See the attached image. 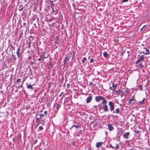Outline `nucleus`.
I'll return each mask as SVG.
<instances>
[{
	"instance_id": "nucleus-22",
	"label": "nucleus",
	"mask_w": 150,
	"mask_h": 150,
	"mask_svg": "<svg viewBox=\"0 0 150 150\" xmlns=\"http://www.w3.org/2000/svg\"><path fill=\"white\" fill-rule=\"evenodd\" d=\"M110 86H111L112 88V87H114L115 86V85H114V84L113 83H112V82H111L110 83Z\"/></svg>"
},
{
	"instance_id": "nucleus-27",
	"label": "nucleus",
	"mask_w": 150,
	"mask_h": 150,
	"mask_svg": "<svg viewBox=\"0 0 150 150\" xmlns=\"http://www.w3.org/2000/svg\"><path fill=\"white\" fill-rule=\"evenodd\" d=\"M119 147V145H118V144H117L116 145V146H115V149H118Z\"/></svg>"
},
{
	"instance_id": "nucleus-7",
	"label": "nucleus",
	"mask_w": 150,
	"mask_h": 150,
	"mask_svg": "<svg viewBox=\"0 0 150 150\" xmlns=\"http://www.w3.org/2000/svg\"><path fill=\"white\" fill-rule=\"evenodd\" d=\"M26 85H27V87L29 89H31L32 90H33V88L32 87V85H31V84H29L28 83H26ZM34 84H33V86Z\"/></svg>"
},
{
	"instance_id": "nucleus-44",
	"label": "nucleus",
	"mask_w": 150,
	"mask_h": 150,
	"mask_svg": "<svg viewBox=\"0 0 150 150\" xmlns=\"http://www.w3.org/2000/svg\"><path fill=\"white\" fill-rule=\"evenodd\" d=\"M67 85L68 86H69L70 85L68 83H67Z\"/></svg>"
},
{
	"instance_id": "nucleus-6",
	"label": "nucleus",
	"mask_w": 150,
	"mask_h": 150,
	"mask_svg": "<svg viewBox=\"0 0 150 150\" xmlns=\"http://www.w3.org/2000/svg\"><path fill=\"white\" fill-rule=\"evenodd\" d=\"M107 126L109 130L110 131H112L113 129L114 128L112 125L109 124Z\"/></svg>"
},
{
	"instance_id": "nucleus-5",
	"label": "nucleus",
	"mask_w": 150,
	"mask_h": 150,
	"mask_svg": "<svg viewBox=\"0 0 150 150\" xmlns=\"http://www.w3.org/2000/svg\"><path fill=\"white\" fill-rule=\"evenodd\" d=\"M130 135V133L129 132H126L123 135V137L125 139H128V137Z\"/></svg>"
},
{
	"instance_id": "nucleus-39",
	"label": "nucleus",
	"mask_w": 150,
	"mask_h": 150,
	"mask_svg": "<svg viewBox=\"0 0 150 150\" xmlns=\"http://www.w3.org/2000/svg\"><path fill=\"white\" fill-rule=\"evenodd\" d=\"M63 94V92H62L61 93V94H60L59 95V97H60L61 95L62 94Z\"/></svg>"
},
{
	"instance_id": "nucleus-47",
	"label": "nucleus",
	"mask_w": 150,
	"mask_h": 150,
	"mask_svg": "<svg viewBox=\"0 0 150 150\" xmlns=\"http://www.w3.org/2000/svg\"><path fill=\"white\" fill-rule=\"evenodd\" d=\"M120 105H121V104H120Z\"/></svg>"
},
{
	"instance_id": "nucleus-2",
	"label": "nucleus",
	"mask_w": 150,
	"mask_h": 150,
	"mask_svg": "<svg viewBox=\"0 0 150 150\" xmlns=\"http://www.w3.org/2000/svg\"><path fill=\"white\" fill-rule=\"evenodd\" d=\"M95 100L96 101L98 102H99L101 100H102V103L106 100L105 98H104L102 96H96L95 97Z\"/></svg>"
},
{
	"instance_id": "nucleus-36",
	"label": "nucleus",
	"mask_w": 150,
	"mask_h": 150,
	"mask_svg": "<svg viewBox=\"0 0 150 150\" xmlns=\"http://www.w3.org/2000/svg\"><path fill=\"white\" fill-rule=\"evenodd\" d=\"M139 62V60L138 59V60H137V61L136 62V64H137V63H139V62Z\"/></svg>"
},
{
	"instance_id": "nucleus-45",
	"label": "nucleus",
	"mask_w": 150,
	"mask_h": 150,
	"mask_svg": "<svg viewBox=\"0 0 150 150\" xmlns=\"http://www.w3.org/2000/svg\"><path fill=\"white\" fill-rule=\"evenodd\" d=\"M23 9V8H22L21 9V10H22Z\"/></svg>"
},
{
	"instance_id": "nucleus-26",
	"label": "nucleus",
	"mask_w": 150,
	"mask_h": 150,
	"mask_svg": "<svg viewBox=\"0 0 150 150\" xmlns=\"http://www.w3.org/2000/svg\"><path fill=\"white\" fill-rule=\"evenodd\" d=\"M21 80V79H18L17 80H16V82L17 83H18L19 82H20Z\"/></svg>"
},
{
	"instance_id": "nucleus-37",
	"label": "nucleus",
	"mask_w": 150,
	"mask_h": 150,
	"mask_svg": "<svg viewBox=\"0 0 150 150\" xmlns=\"http://www.w3.org/2000/svg\"><path fill=\"white\" fill-rule=\"evenodd\" d=\"M37 142V140H36L35 142H34V144H35Z\"/></svg>"
},
{
	"instance_id": "nucleus-4",
	"label": "nucleus",
	"mask_w": 150,
	"mask_h": 150,
	"mask_svg": "<svg viewBox=\"0 0 150 150\" xmlns=\"http://www.w3.org/2000/svg\"><path fill=\"white\" fill-rule=\"evenodd\" d=\"M144 50H145V51H143V53L145 55L149 54H150V52H149V50L147 49L146 47H144L143 48Z\"/></svg>"
},
{
	"instance_id": "nucleus-20",
	"label": "nucleus",
	"mask_w": 150,
	"mask_h": 150,
	"mask_svg": "<svg viewBox=\"0 0 150 150\" xmlns=\"http://www.w3.org/2000/svg\"><path fill=\"white\" fill-rule=\"evenodd\" d=\"M135 103L134 102H132L130 100V99H129V100L128 101V103H127V104H128V105L131 104H132L133 103Z\"/></svg>"
},
{
	"instance_id": "nucleus-21",
	"label": "nucleus",
	"mask_w": 150,
	"mask_h": 150,
	"mask_svg": "<svg viewBox=\"0 0 150 150\" xmlns=\"http://www.w3.org/2000/svg\"><path fill=\"white\" fill-rule=\"evenodd\" d=\"M38 115H37V117H36V121L38 123H39L40 122V117H37L38 116Z\"/></svg>"
},
{
	"instance_id": "nucleus-35",
	"label": "nucleus",
	"mask_w": 150,
	"mask_h": 150,
	"mask_svg": "<svg viewBox=\"0 0 150 150\" xmlns=\"http://www.w3.org/2000/svg\"><path fill=\"white\" fill-rule=\"evenodd\" d=\"M139 62V60L138 59V60H137V61L136 62V64H137V63H139V62Z\"/></svg>"
},
{
	"instance_id": "nucleus-18",
	"label": "nucleus",
	"mask_w": 150,
	"mask_h": 150,
	"mask_svg": "<svg viewBox=\"0 0 150 150\" xmlns=\"http://www.w3.org/2000/svg\"><path fill=\"white\" fill-rule=\"evenodd\" d=\"M138 90L142 91L143 90L142 88V85H140L138 88Z\"/></svg>"
},
{
	"instance_id": "nucleus-29",
	"label": "nucleus",
	"mask_w": 150,
	"mask_h": 150,
	"mask_svg": "<svg viewBox=\"0 0 150 150\" xmlns=\"http://www.w3.org/2000/svg\"><path fill=\"white\" fill-rule=\"evenodd\" d=\"M38 115V116H39L40 117H43L44 116V115L42 114H41L40 115Z\"/></svg>"
},
{
	"instance_id": "nucleus-10",
	"label": "nucleus",
	"mask_w": 150,
	"mask_h": 150,
	"mask_svg": "<svg viewBox=\"0 0 150 150\" xmlns=\"http://www.w3.org/2000/svg\"><path fill=\"white\" fill-rule=\"evenodd\" d=\"M92 97L91 96H90L89 97H88L86 99V103H88L89 102H90L92 99Z\"/></svg>"
},
{
	"instance_id": "nucleus-15",
	"label": "nucleus",
	"mask_w": 150,
	"mask_h": 150,
	"mask_svg": "<svg viewBox=\"0 0 150 150\" xmlns=\"http://www.w3.org/2000/svg\"><path fill=\"white\" fill-rule=\"evenodd\" d=\"M21 48V47H18V49L16 53H17V55L18 57H20V55H19V51L20 50Z\"/></svg>"
},
{
	"instance_id": "nucleus-30",
	"label": "nucleus",
	"mask_w": 150,
	"mask_h": 150,
	"mask_svg": "<svg viewBox=\"0 0 150 150\" xmlns=\"http://www.w3.org/2000/svg\"><path fill=\"white\" fill-rule=\"evenodd\" d=\"M94 61V59L93 58L91 59L90 61V63H92Z\"/></svg>"
},
{
	"instance_id": "nucleus-49",
	"label": "nucleus",
	"mask_w": 150,
	"mask_h": 150,
	"mask_svg": "<svg viewBox=\"0 0 150 150\" xmlns=\"http://www.w3.org/2000/svg\"><path fill=\"white\" fill-rule=\"evenodd\" d=\"M149 82H150V79H149Z\"/></svg>"
},
{
	"instance_id": "nucleus-40",
	"label": "nucleus",
	"mask_w": 150,
	"mask_h": 150,
	"mask_svg": "<svg viewBox=\"0 0 150 150\" xmlns=\"http://www.w3.org/2000/svg\"><path fill=\"white\" fill-rule=\"evenodd\" d=\"M97 107V105H94V106H93V108H95L96 107Z\"/></svg>"
},
{
	"instance_id": "nucleus-13",
	"label": "nucleus",
	"mask_w": 150,
	"mask_h": 150,
	"mask_svg": "<svg viewBox=\"0 0 150 150\" xmlns=\"http://www.w3.org/2000/svg\"><path fill=\"white\" fill-rule=\"evenodd\" d=\"M69 59L68 57H67L65 58L64 60V64H66V62H68Z\"/></svg>"
},
{
	"instance_id": "nucleus-41",
	"label": "nucleus",
	"mask_w": 150,
	"mask_h": 150,
	"mask_svg": "<svg viewBox=\"0 0 150 150\" xmlns=\"http://www.w3.org/2000/svg\"><path fill=\"white\" fill-rule=\"evenodd\" d=\"M23 25H26V23L25 22H24L23 23Z\"/></svg>"
},
{
	"instance_id": "nucleus-8",
	"label": "nucleus",
	"mask_w": 150,
	"mask_h": 150,
	"mask_svg": "<svg viewBox=\"0 0 150 150\" xmlns=\"http://www.w3.org/2000/svg\"><path fill=\"white\" fill-rule=\"evenodd\" d=\"M103 142H97L96 144V147L97 148H98L100 147L103 144Z\"/></svg>"
},
{
	"instance_id": "nucleus-46",
	"label": "nucleus",
	"mask_w": 150,
	"mask_h": 150,
	"mask_svg": "<svg viewBox=\"0 0 150 150\" xmlns=\"http://www.w3.org/2000/svg\"><path fill=\"white\" fill-rule=\"evenodd\" d=\"M90 83V84H93V83Z\"/></svg>"
},
{
	"instance_id": "nucleus-51",
	"label": "nucleus",
	"mask_w": 150,
	"mask_h": 150,
	"mask_svg": "<svg viewBox=\"0 0 150 150\" xmlns=\"http://www.w3.org/2000/svg\"><path fill=\"white\" fill-rule=\"evenodd\" d=\"M126 91L128 92V91Z\"/></svg>"
},
{
	"instance_id": "nucleus-24",
	"label": "nucleus",
	"mask_w": 150,
	"mask_h": 150,
	"mask_svg": "<svg viewBox=\"0 0 150 150\" xmlns=\"http://www.w3.org/2000/svg\"><path fill=\"white\" fill-rule=\"evenodd\" d=\"M87 60V58L86 57H84L83 59L82 60V63H83L85 61Z\"/></svg>"
},
{
	"instance_id": "nucleus-11",
	"label": "nucleus",
	"mask_w": 150,
	"mask_h": 150,
	"mask_svg": "<svg viewBox=\"0 0 150 150\" xmlns=\"http://www.w3.org/2000/svg\"><path fill=\"white\" fill-rule=\"evenodd\" d=\"M120 112V110L119 108H117V109H116L115 111H113L112 112V113H116V114L118 113L119 112Z\"/></svg>"
},
{
	"instance_id": "nucleus-34",
	"label": "nucleus",
	"mask_w": 150,
	"mask_h": 150,
	"mask_svg": "<svg viewBox=\"0 0 150 150\" xmlns=\"http://www.w3.org/2000/svg\"><path fill=\"white\" fill-rule=\"evenodd\" d=\"M47 112L46 111H44V113L45 114V115H47Z\"/></svg>"
},
{
	"instance_id": "nucleus-43",
	"label": "nucleus",
	"mask_w": 150,
	"mask_h": 150,
	"mask_svg": "<svg viewBox=\"0 0 150 150\" xmlns=\"http://www.w3.org/2000/svg\"><path fill=\"white\" fill-rule=\"evenodd\" d=\"M123 94H122L121 95V97H123Z\"/></svg>"
},
{
	"instance_id": "nucleus-42",
	"label": "nucleus",
	"mask_w": 150,
	"mask_h": 150,
	"mask_svg": "<svg viewBox=\"0 0 150 150\" xmlns=\"http://www.w3.org/2000/svg\"><path fill=\"white\" fill-rule=\"evenodd\" d=\"M143 28H142L141 29H140V31H142L143 30Z\"/></svg>"
},
{
	"instance_id": "nucleus-19",
	"label": "nucleus",
	"mask_w": 150,
	"mask_h": 150,
	"mask_svg": "<svg viewBox=\"0 0 150 150\" xmlns=\"http://www.w3.org/2000/svg\"><path fill=\"white\" fill-rule=\"evenodd\" d=\"M56 105H57L56 108H57V110H58L60 107V105L57 103L56 104Z\"/></svg>"
},
{
	"instance_id": "nucleus-33",
	"label": "nucleus",
	"mask_w": 150,
	"mask_h": 150,
	"mask_svg": "<svg viewBox=\"0 0 150 150\" xmlns=\"http://www.w3.org/2000/svg\"><path fill=\"white\" fill-rule=\"evenodd\" d=\"M52 12H51V13H54V8H53L52 7Z\"/></svg>"
},
{
	"instance_id": "nucleus-38",
	"label": "nucleus",
	"mask_w": 150,
	"mask_h": 150,
	"mask_svg": "<svg viewBox=\"0 0 150 150\" xmlns=\"http://www.w3.org/2000/svg\"><path fill=\"white\" fill-rule=\"evenodd\" d=\"M146 25H144V26L142 28H143V29H144V28L146 27Z\"/></svg>"
},
{
	"instance_id": "nucleus-32",
	"label": "nucleus",
	"mask_w": 150,
	"mask_h": 150,
	"mask_svg": "<svg viewBox=\"0 0 150 150\" xmlns=\"http://www.w3.org/2000/svg\"><path fill=\"white\" fill-rule=\"evenodd\" d=\"M122 2H127L128 1V0H122Z\"/></svg>"
},
{
	"instance_id": "nucleus-9",
	"label": "nucleus",
	"mask_w": 150,
	"mask_h": 150,
	"mask_svg": "<svg viewBox=\"0 0 150 150\" xmlns=\"http://www.w3.org/2000/svg\"><path fill=\"white\" fill-rule=\"evenodd\" d=\"M145 98H144L142 101H139L138 102L139 104H141V105H143L146 101L145 100Z\"/></svg>"
},
{
	"instance_id": "nucleus-31",
	"label": "nucleus",
	"mask_w": 150,
	"mask_h": 150,
	"mask_svg": "<svg viewBox=\"0 0 150 150\" xmlns=\"http://www.w3.org/2000/svg\"><path fill=\"white\" fill-rule=\"evenodd\" d=\"M110 147H111V148L113 149H114L115 148V147H113L111 144H110Z\"/></svg>"
},
{
	"instance_id": "nucleus-17",
	"label": "nucleus",
	"mask_w": 150,
	"mask_h": 150,
	"mask_svg": "<svg viewBox=\"0 0 150 150\" xmlns=\"http://www.w3.org/2000/svg\"><path fill=\"white\" fill-rule=\"evenodd\" d=\"M79 127V125L78 124H77V125H73L72 127H76V129H78Z\"/></svg>"
},
{
	"instance_id": "nucleus-50",
	"label": "nucleus",
	"mask_w": 150,
	"mask_h": 150,
	"mask_svg": "<svg viewBox=\"0 0 150 150\" xmlns=\"http://www.w3.org/2000/svg\"><path fill=\"white\" fill-rule=\"evenodd\" d=\"M126 91L128 92V91Z\"/></svg>"
},
{
	"instance_id": "nucleus-52",
	"label": "nucleus",
	"mask_w": 150,
	"mask_h": 150,
	"mask_svg": "<svg viewBox=\"0 0 150 150\" xmlns=\"http://www.w3.org/2000/svg\"><path fill=\"white\" fill-rule=\"evenodd\" d=\"M149 108H150V106H149Z\"/></svg>"
},
{
	"instance_id": "nucleus-28",
	"label": "nucleus",
	"mask_w": 150,
	"mask_h": 150,
	"mask_svg": "<svg viewBox=\"0 0 150 150\" xmlns=\"http://www.w3.org/2000/svg\"><path fill=\"white\" fill-rule=\"evenodd\" d=\"M39 129L40 130H42L43 129V128L42 126H40L39 127Z\"/></svg>"
},
{
	"instance_id": "nucleus-16",
	"label": "nucleus",
	"mask_w": 150,
	"mask_h": 150,
	"mask_svg": "<svg viewBox=\"0 0 150 150\" xmlns=\"http://www.w3.org/2000/svg\"><path fill=\"white\" fill-rule=\"evenodd\" d=\"M103 55L104 57L105 58H107L108 56V54H107V52H105L103 53Z\"/></svg>"
},
{
	"instance_id": "nucleus-23",
	"label": "nucleus",
	"mask_w": 150,
	"mask_h": 150,
	"mask_svg": "<svg viewBox=\"0 0 150 150\" xmlns=\"http://www.w3.org/2000/svg\"><path fill=\"white\" fill-rule=\"evenodd\" d=\"M134 97L133 96V97L131 99H130V100L132 102H134V101H135V99H134Z\"/></svg>"
},
{
	"instance_id": "nucleus-14",
	"label": "nucleus",
	"mask_w": 150,
	"mask_h": 150,
	"mask_svg": "<svg viewBox=\"0 0 150 150\" xmlns=\"http://www.w3.org/2000/svg\"><path fill=\"white\" fill-rule=\"evenodd\" d=\"M117 86V84L115 85V86L114 87H113L114 88H112V87H111V86H110L109 88L112 90L113 91V92L115 91V88H116Z\"/></svg>"
},
{
	"instance_id": "nucleus-3",
	"label": "nucleus",
	"mask_w": 150,
	"mask_h": 150,
	"mask_svg": "<svg viewBox=\"0 0 150 150\" xmlns=\"http://www.w3.org/2000/svg\"><path fill=\"white\" fill-rule=\"evenodd\" d=\"M108 105L110 111H112L114 109V103L112 101H110L108 102Z\"/></svg>"
},
{
	"instance_id": "nucleus-25",
	"label": "nucleus",
	"mask_w": 150,
	"mask_h": 150,
	"mask_svg": "<svg viewBox=\"0 0 150 150\" xmlns=\"http://www.w3.org/2000/svg\"><path fill=\"white\" fill-rule=\"evenodd\" d=\"M139 66H140V67L141 68H142L144 67V65L143 64H142V63H140L139 64Z\"/></svg>"
},
{
	"instance_id": "nucleus-48",
	"label": "nucleus",
	"mask_w": 150,
	"mask_h": 150,
	"mask_svg": "<svg viewBox=\"0 0 150 150\" xmlns=\"http://www.w3.org/2000/svg\"><path fill=\"white\" fill-rule=\"evenodd\" d=\"M38 60H40V59H38Z\"/></svg>"
},
{
	"instance_id": "nucleus-12",
	"label": "nucleus",
	"mask_w": 150,
	"mask_h": 150,
	"mask_svg": "<svg viewBox=\"0 0 150 150\" xmlns=\"http://www.w3.org/2000/svg\"><path fill=\"white\" fill-rule=\"evenodd\" d=\"M144 55H141L140 57L138 59L139 60V62H141L142 61H143L144 59Z\"/></svg>"
},
{
	"instance_id": "nucleus-1",
	"label": "nucleus",
	"mask_w": 150,
	"mask_h": 150,
	"mask_svg": "<svg viewBox=\"0 0 150 150\" xmlns=\"http://www.w3.org/2000/svg\"><path fill=\"white\" fill-rule=\"evenodd\" d=\"M107 100L103 103H102L103 106L99 105V109H103L104 111L107 112L108 110V106L107 105Z\"/></svg>"
}]
</instances>
